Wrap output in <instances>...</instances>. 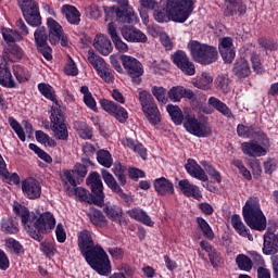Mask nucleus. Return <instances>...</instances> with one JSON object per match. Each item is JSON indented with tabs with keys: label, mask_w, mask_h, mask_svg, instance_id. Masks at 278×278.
<instances>
[{
	"label": "nucleus",
	"mask_w": 278,
	"mask_h": 278,
	"mask_svg": "<svg viewBox=\"0 0 278 278\" xmlns=\"http://www.w3.org/2000/svg\"><path fill=\"white\" fill-rule=\"evenodd\" d=\"M13 211L22 220L25 231L37 242H42V236L51 233L55 229V217L51 212L34 213L29 212L27 207L15 203Z\"/></svg>",
	"instance_id": "1"
},
{
	"label": "nucleus",
	"mask_w": 278,
	"mask_h": 278,
	"mask_svg": "<svg viewBox=\"0 0 278 278\" xmlns=\"http://www.w3.org/2000/svg\"><path fill=\"white\" fill-rule=\"evenodd\" d=\"M78 248L93 270H97L99 275L104 277L111 275L112 263L110 262V256H108V253L101 245H94L90 231L83 230L78 235Z\"/></svg>",
	"instance_id": "2"
},
{
	"label": "nucleus",
	"mask_w": 278,
	"mask_h": 278,
	"mask_svg": "<svg viewBox=\"0 0 278 278\" xmlns=\"http://www.w3.org/2000/svg\"><path fill=\"white\" fill-rule=\"evenodd\" d=\"M194 12V0H167L166 9L154 10L153 16L156 23H186Z\"/></svg>",
	"instance_id": "3"
},
{
	"label": "nucleus",
	"mask_w": 278,
	"mask_h": 278,
	"mask_svg": "<svg viewBox=\"0 0 278 278\" xmlns=\"http://www.w3.org/2000/svg\"><path fill=\"white\" fill-rule=\"evenodd\" d=\"M87 186H90L92 194L81 187L75 188V195L85 201V203H93L98 207H103L105 203V193L103 192V181L99 173L93 172L87 177Z\"/></svg>",
	"instance_id": "4"
},
{
	"label": "nucleus",
	"mask_w": 278,
	"mask_h": 278,
	"mask_svg": "<svg viewBox=\"0 0 278 278\" xmlns=\"http://www.w3.org/2000/svg\"><path fill=\"white\" fill-rule=\"evenodd\" d=\"M243 218L250 229L254 231H266L267 222L260 206V199L253 197L247 200L243 206Z\"/></svg>",
	"instance_id": "5"
},
{
	"label": "nucleus",
	"mask_w": 278,
	"mask_h": 278,
	"mask_svg": "<svg viewBox=\"0 0 278 278\" xmlns=\"http://www.w3.org/2000/svg\"><path fill=\"white\" fill-rule=\"evenodd\" d=\"M188 49L194 62L202 66H210L218 60V49L214 46L193 40L188 43Z\"/></svg>",
	"instance_id": "6"
},
{
	"label": "nucleus",
	"mask_w": 278,
	"mask_h": 278,
	"mask_svg": "<svg viewBox=\"0 0 278 278\" xmlns=\"http://www.w3.org/2000/svg\"><path fill=\"white\" fill-rule=\"evenodd\" d=\"M260 141L252 140L241 143V151L249 157H264L270 151V139L262 132Z\"/></svg>",
	"instance_id": "7"
},
{
	"label": "nucleus",
	"mask_w": 278,
	"mask_h": 278,
	"mask_svg": "<svg viewBox=\"0 0 278 278\" xmlns=\"http://www.w3.org/2000/svg\"><path fill=\"white\" fill-rule=\"evenodd\" d=\"M18 8L30 27H40L42 25V16H40V8L38 2L34 0H18Z\"/></svg>",
	"instance_id": "8"
},
{
	"label": "nucleus",
	"mask_w": 278,
	"mask_h": 278,
	"mask_svg": "<svg viewBox=\"0 0 278 278\" xmlns=\"http://www.w3.org/2000/svg\"><path fill=\"white\" fill-rule=\"evenodd\" d=\"M139 101L142 105V110L144 116L148 118L151 125H157L160 121H162V116L160 115V109H157V104L153 100V96L148 91H141L139 93Z\"/></svg>",
	"instance_id": "9"
},
{
	"label": "nucleus",
	"mask_w": 278,
	"mask_h": 278,
	"mask_svg": "<svg viewBox=\"0 0 278 278\" xmlns=\"http://www.w3.org/2000/svg\"><path fill=\"white\" fill-rule=\"evenodd\" d=\"M105 21H117V23H124L127 25H134L136 23V13L134 9L122 10L121 7H103Z\"/></svg>",
	"instance_id": "10"
},
{
	"label": "nucleus",
	"mask_w": 278,
	"mask_h": 278,
	"mask_svg": "<svg viewBox=\"0 0 278 278\" xmlns=\"http://www.w3.org/2000/svg\"><path fill=\"white\" fill-rule=\"evenodd\" d=\"M184 127L189 134L198 136V138H207L212 135V127L207 122H200L194 115H186Z\"/></svg>",
	"instance_id": "11"
},
{
	"label": "nucleus",
	"mask_w": 278,
	"mask_h": 278,
	"mask_svg": "<svg viewBox=\"0 0 278 278\" xmlns=\"http://www.w3.org/2000/svg\"><path fill=\"white\" fill-rule=\"evenodd\" d=\"M184 127L189 134L198 136V138H207L212 135V127L207 122H200L194 115H186Z\"/></svg>",
	"instance_id": "12"
},
{
	"label": "nucleus",
	"mask_w": 278,
	"mask_h": 278,
	"mask_svg": "<svg viewBox=\"0 0 278 278\" xmlns=\"http://www.w3.org/2000/svg\"><path fill=\"white\" fill-rule=\"evenodd\" d=\"M47 26L49 29V42L51 45H59L61 47H68V36L64 34V28L53 17L47 18Z\"/></svg>",
	"instance_id": "13"
},
{
	"label": "nucleus",
	"mask_w": 278,
	"mask_h": 278,
	"mask_svg": "<svg viewBox=\"0 0 278 278\" xmlns=\"http://www.w3.org/2000/svg\"><path fill=\"white\" fill-rule=\"evenodd\" d=\"M35 43L37 47V51L41 53V55L45 58V60H53V55L51 54L53 50L49 46V35H47V28L45 26L39 27L34 33Z\"/></svg>",
	"instance_id": "14"
},
{
	"label": "nucleus",
	"mask_w": 278,
	"mask_h": 278,
	"mask_svg": "<svg viewBox=\"0 0 278 278\" xmlns=\"http://www.w3.org/2000/svg\"><path fill=\"white\" fill-rule=\"evenodd\" d=\"M218 51L222 55L224 64H231L236 60V47L233 46V38L224 37L219 39Z\"/></svg>",
	"instance_id": "15"
},
{
	"label": "nucleus",
	"mask_w": 278,
	"mask_h": 278,
	"mask_svg": "<svg viewBox=\"0 0 278 278\" xmlns=\"http://www.w3.org/2000/svg\"><path fill=\"white\" fill-rule=\"evenodd\" d=\"M3 53L4 55H0V71H10L8 55H13L16 60L23 59V49L16 42L7 45Z\"/></svg>",
	"instance_id": "16"
},
{
	"label": "nucleus",
	"mask_w": 278,
	"mask_h": 278,
	"mask_svg": "<svg viewBox=\"0 0 278 278\" xmlns=\"http://www.w3.org/2000/svg\"><path fill=\"white\" fill-rule=\"evenodd\" d=\"M22 191L26 199H40V195L42 194V186H40V181L36 178H27L22 181Z\"/></svg>",
	"instance_id": "17"
},
{
	"label": "nucleus",
	"mask_w": 278,
	"mask_h": 278,
	"mask_svg": "<svg viewBox=\"0 0 278 278\" xmlns=\"http://www.w3.org/2000/svg\"><path fill=\"white\" fill-rule=\"evenodd\" d=\"M172 62L181 71H197L194 63L184 50H177L172 54Z\"/></svg>",
	"instance_id": "18"
},
{
	"label": "nucleus",
	"mask_w": 278,
	"mask_h": 278,
	"mask_svg": "<svg viewBox=\"0 0 278 278\" xmlns=\"http://www.w3.org/2000/svg\"><path fill=\"white\" fill-rule=\"evenodd\" d=\"M121 34L126 42H147V35L135 26H122Z\"/></svg>",
	"instance_id": "19"
},
{
	"label": "nucleus",
	"mask_w": 278,
	"mask_h": 278,
	"mask_svg": "<svg viewBox=\"0 0 278 278\" xmlns=\"http://www.w3.org/2000/svg\"><path fill=\"white\" fill-rule=\"evenodd\" d=\"M178 188L185 197H191L192 199H195V201H201V199H203V193H201L199 186L190 182L188 179L179 180Z\"/></svg>",
	"instance_id": "20"
},
{
	"label": "nucleus",
	"mask_w": 278,
	"mask_h": 278,
	"mask_svg": "<svg viewBox=\"0 0 278 278\" xmlns=\"http://www.w3.org/2000/svg\"><path fill=\"white\" fill-rule=\"evenodd\" d=\"M153 186L159 197H170V194H175V185L165 177L154 179Z\"/></svg>",
	"instance_id": "21"
},
{
	"label": "nucleus",
	"mask_w": 278,
	"mask_h": 278,
	"mask_svg": "<svg viewBox=\"0 0 278 278\" xmlns=\"http://www.w3.org/2000/svg\"><path fill=\"white\" fill-rule=\"evenodd\" d=\"M102 179L104 184L112 190V192H115V194H118L121 199H126L127 194L125 191H123V188H121V185H118V181H116V178H114V175L110 173L108 169L101 170Z\"/></svg>",
	"instance_id": "22"
},
{
	"label": "nucleus",
	"mask_w": 278,
	"mask_h": 278,
	"mask_svg": "<svg viewBox=\"0 0 278 278\" xmlns=\"http://www.w3.org/2000/svg\"><path fill=\"white\" fill-rule=\"evenodd\" d=\"M63 16H65L70 25L77 27L81 23V12L72 4H63L61 8Z\"/></svg>",
	"instance_id": "23"
},
{
	"label": "nucleus",
	"mask_w": 278,
	"mask_h": 278,
	"mask_svg": "<svg viewBox=\"0 0 278 278\" xmlns=\"http://www.w3.org/2000/svg\"><path fill=\"white\" fill-rule=\"evenodd\" d=\"M263 253L265 255H275V253H278L277 235L270 230H267L264 235Z\"/></svg>",
	"instance_id": "24"
},
{
	"label": "nucleus",
	"mask_w": 278,
	"mask_h": 278,
	"mask_svg": "<svg viewBox=\"0 0 278 278\" xmlns=\"http://www.w3.org/2000/svg\"><path fill=\"white\" fill-rule=\"evenodd\" d=\"M127 214L129 218L137 220V223H142V225H146L147 227H153L155 225V222L151 219V216L140 207L128 210Z\"/></svg>",
	"instance_id": "25"
},
{
	"label": "nucleus",
	"mask_w": 278,
	"mask_h": 278,
	"mask_svg": "<svg viewBox=\"0 0 278 278\" xmlns=\"http://www.w3.org/2000/svg\"><path fill=\"white\" fill-rule=\"evenodd\" d=\"M185 168L191 177H194V179L207 181V174H205V170L202 169L201 165H199L194 159H189Z\"/></svg>",
	"instance_id": "26"
},
{
	"label": "nucleus",
	"mask_w": 278,
	"mask_h": 278,
	"mask_svg": "<svg viewBox=\"0 0 278 278\" xmlns=\"http://www.w3.org/2000/svg\"><path fill=\"white\" fill-rule=\"evenodd\" d=\"M93 47L101 55H110L112 53V41L104 35H97L93 41Z\"/></svg>",
	"instance_id": "27"
},
{
	"label": "nucleus",
	"mask_w": 278,
	"mask_h": 278,
	"mask_svg": "<svg viewBox=\"0 0 278 278\" xmlns=\"http://www.w3.org/2000/svg\"><path fill=\"white\" fill-rule=\"evenodd\" d=\"M231 225L237 233H239V236H242V238H248L250 242H253V235H251L249 228H247V226L242 222V218L239 215H232Z\"/></svg>",
	"instance_id": "28"
},
{
	"label": "nucleus",
	"mask_w": 278,
	"mask_h": 278,
	"mask_svg": "<svg viewBox=\"0 0 278 278\" xmlns=\"http://www.w3.org/2000/svg\"><path fill=\"white\" fill-rule=\"evenodd\" d=\"M124 147H128L134 153H138L142 160H147V148L142 146V143L131 139V138H126L123 140Z\"/></svg>",
	"instance_id": "29"
},
{
	"label": "nucleus",
	"mask_w": 278,
	"mask_h": 278,
	"mask_svg": "<svg viewBox=\"0 0 278 278\" xmlns=\"http://www.w3.org/2000/svg\"><path fill=\"white\" fill-rule=\"evenodd\" d=\"M208 105H211L212 108L217 110V112L223 114V116H226V118H231L233 116L229 106H227V104H225V102L220 101L219 99H217L215 97H211L208 99Z\"/></svg>",
	"instance_id": "30"
},
{
	"label": "nucleus",
	"mask_w": 278,
	"mask_h": 278,
	"mask_svg": "<svg viewBox=\"0 0 278 278\" xmlns=\"http://www.w3.org/2000/svg\"><path fill=\"white\" fill-rule=\"evenodd\" d=\"M122 64L125 71H143L142 63L131 55H122Z\"/></svg>",
	"instance_id": "31"
},
{
	"label": "nucleus",
	"mask_w": 278,
	"mask_h": 278,
	"mask_svg": "<svg viewBox=\"0 0 278 278\" xmlns=\"http://www.w3.org/2000/svg\"><path fill=\"white\" fill-rule=\"evenodd\" d=\"M88 62L94 71H108V63H105V60L90 50L88 52Z\"/></svg>",
	"instance_id": "32"
},
{
	"label": "nucleus",
	"mask_w": 278,
	"mask_h": 278,
	"mask_svg": "<svg viewBox=\"0 0 278 278\" xmlns=\"http://www.w3.org/2000/svg\"><path fill=\"white\" fill-rule=\"evenodd\" d=\"M50 127H58L64 125V113L60 106H52L50 111Z\"/></svg>",
	"instance_id": "33"
},
{
	"label": "nucleus",
	"mask_w": 278,
	"mask_h": 278,
	"mask_svg": "<svg viewBox=\"0 0 278 278\" xmlns=\"http://www.w3.org/2000/svg\"><path fill=\"white\" fill-rule=\"evenodd\" d=\"M166 111L175 125H181L185 122L186 117H184V112L179 106L169 104L166 106Z\"/></svg>",
	"instance_id": "34"
},
{
	"label": "nucleus",
	"mask_w": 278,
	"mask_h": 278,
	"mask_svg": "<svg viewBox=\"0 0 278 278\" xmlns=\"http://www.w3.org/2000/svg\"><path fill=\"white\" fill-rule=\"evenodd\" d=\"M80 92L84 94L83 101L85 105H87L89 110H92V112H97V100L92 97V92H90L88 86L80 87Z\"/></svg>",
	"instance_id": "35"
},
{
	"label": "nucleus",
	"mask_w": 278,
	"mask_h": 278,
	"mask_svg": "<svg viewBox=\"0 0 278 278\" xmlns=\"http://www.w3.org/2000/svg\"><path fill=\"white\" fill-rule=\"evenodd\" d=\"M237 134L239 138H255V136H262L260 131L255 130V126H244L243 124L237 126Z\"/></svg>",
	"instance_id": "36"
},
{
	"label": "nucleus",
	"mask_w": 278,
	"mask_h": 278,
	"mask_svg": "<svg viewBox=\"0 0 278 278\" xmlns=\"http://www.w3.org/2000/svg\"><path fill=\"white\" fill-rule=\"evenodd\" d=\"M38 90L42 97L48 99L49 101H52V103H58V98L55 96V90L51 85L46 84V83H40L38 85Z\"/></svg>",
	"instance_id": "37"
},
{
	"label": "nucleus",
	"mask_w": 278,
	"mask_h": 278,
	"mask_svg": "<svg viewBox=\"0 0 278 278\" xmlns=\"http://www.w3.org/2000/svg\"><path fill=\"white\" fill-rule=\"evenodd\" d=\"M98 164L104 166V168H112L114 164V159H112V154L108 150H100L97 152Z\"/></svg>",
	"instance_id": "38"
},
{
	"label": "nucleus",
	"mask_w": 278,
	"mask_h": 278,
	"mask_svg": "<svg viewBox=\"0 0 278 278\" xmlns=\"http://www.w3.org/2000/svg\"><path fill=\"white\" fill-rule=\"evenodd\" d=\"M214 81V78L210 76L207 72H203L202 76L200 78L193 79L192 84L195 88H199L200 90H208L210 84Z\"/></svg>",
	"instance_id": "39"
},
{
	"label": "nucleus",
	"mask_w": 278,
	"mask_h": 278,
	"mask_svg": "<svg viewBox=\"0 0 278 278\" xmlns=\"http://www.w3.org/2000/svg\"><path fill=\"white\" fill-rule=\"evenodd\" d=\"M236 264L239 270H244L245 273H250L253 269V261L247 254L237 255Z\"/></svg>",
	"instance_id": "40"
},
{
	"label": "nucleus",
	"mask_w": 278,
	"mask_h": 278,
	"mask_svg": "<svg viewBox=\"0 0 278 278\" xmlns=\"http://www.w3.org/2000/svg\"><path fill=\"white\" fill-rule=\"evenodd\" d=\"M197 223H198V227H199V229H201L204 238H206L207 240H214V238H215L214 230H212V227L210 226L207 220H205L203 217H198Z\"/></svg>",
	"instance_id": "41"
},
{
	"label": "nucleus",
	"mask_w": 278,
	"mask_h": 278,
	"mask_svg": "<svg viewBox=\"0 0 278 278\" xmlns=\"http://www.w3.org/2000/svg\"><path fill=\"white\" fill-rule=\"evenodd\" d=\"M103 212L106 214L108 218L114 223H121V219L123 218V210L118 206H105Z\"/></svg>",
	"instance_id": "42"
},
{
	"label": "nucleus",
	"mask_w": 278,
	"mask_h": 278,
	"mask_svg": "<svg viewBox=\"0 0 278 278\" xmlns=\"http://www.w3.org/2000/svg\"><path fill=\"white\" fill-rule=\"evenodd\" d=\"M35 136H36L37 142L45 144V147H52V148L58 147V143L55 142V140L49 137V135H47V132L42 130H37L35 132Z\"/></svg>",
	"instance_id": "43"
},
{
	"label": "nucleus",
	"mask_w": 278,
	"mask_h": 278,
	"mask_svg": "<svg viewBox=\"0 0 278 278\" xmlns=\"http://www.w3.org/2000/svg\"><path fill=\"white\" fill-rule=\"evenodd\" d=\"M89 218L96 227H103V225L108 223V219H105V216L99 210H92L89 214Z\"/></svg>",
	"instance_id": "44"
},
{
	"label": "nucleus",
	"mask_w": 278,
	"mask_h": 278,
	"mask_svg": "<svg viewBox=\"0 0 278 278\" xmlns=\"http://www.w3.org/2000/svg\"><path fill=\"white\" fill-rule=\"evenodd\" d=\"M0 85L3 86V88H16V83H14L10 71H0Z\"/></svg>",
	"instance_id": "45"
},
{
	"label": "nucleus",
	"mask_w": 278,
	"mask_h": 278,
	"mask_svg": "<svg viewBox=\"0 0 278 278\" xmlns=\"http://www.w3.org/2000/svg\"><path fill=\"white\" fill-rule=\"evenodd\" d=\"M75 129L83 140H90L92 138V129L86 123L76 124Z\"/></svg>",
	"instance_id": "46"
},
{
	"label": "nucleus",
	"mask_w": 278,
	"mask_h": 278,
	"mask_svg": "<svg viewBox=\"0 0 278 278\" xmlns=\"http://www.w3.org/2000/svg\"><path fill=\"white\" fill-rule=\"evenodd\" d=\"M51 129L56 140H68V128L66 127V124L54 126Z\"/></svg>",
	"instance_id": "47"
},
{
	"label": "nucleus",
	"mask_w": 278,
	"mask_h": 278,
	"mask_svg": "<svg viewBox=\"0 0 278 278\" xmlns=\"http://www.w3.org/2000/svg\"><path fill=\"white\" fill-rule=\"evenodd\" d=\"M5 247L11 253H15V255H21V253H23V244L14 238L5 239Z\"/></svg>",
	"instance_id": "48"
},
{
	"label": "nucleus",
	"mask_w": 278,
	"mask_h": 278,
	"mask_svg": "<svg viewBox=\"0 0 278 278\" xmlns=\"http://www.w3.org/2000/svg\"><path fill=\"white\" fill-rule=\"evenodd\" d=\"M9 125L15 131L20 140H22V142H25L26 140L25 130H23V126H21L18 121H16L14 117H9Z\"/></svg>",
	"instance_id": "49"
},
{
	"label": "nucleus",
	"mask_w": 278,
	"mask_h": 278,
	"mask_svg": "<svg viewBox=\"0 0 278 278\" xmlns=\"http://www.w3.org/2000/svg\"><path fill=\"white\" fill-rule=\"evenodd\" d=\"M56 251L58 249L55 248V243L53 242L43 241L40 243V252L45 253L47 257H53Z\"/></svg>",
	"instance_id": "50"
},
{
	"label": "nucleus",
	"mask_w": 278,
	"mask_h": 278,
	"mask_svg": "<svg viewBox=\"0 0 278 278\" xmlns=\"http://www.w3.org/2000/svg\"><path fill=\"white\" fill-rule=\"evenodd\" d=\"M184 92H185L184 87L181 86L173 87L168 91V97L170 101L178 102V101H181V99H184Z\"/></svg>",
	"instance_id": "51"
},
{
	"label": "nucleus",
	"mask_w": 278,
	"mask_h": 278,
	"mask_svg": "<svg viewBox=\"0 0 278 278\" xmlns=\"http://www.w3.org/2000/svg\"><path fill=\"white\" fill-rule=\"evenodd\" d=\"M1 229L5 233H18V224H14L11 218H8L2 222Z\"/></svg>",
	"instance_id": "52"
},
{
	"label": "nucleus",
	"mask_w": 278,
	"mask_h": 278,
	"mask_svg": "<svg viewBox=\"0 0 278 278\" xmlns=\"http://www.w3.org/2000/svg\"><path fill=\"white\" fill-rule=\"evenodd\" d=\"M100 105L102 108V110H104V112H108V114L113 115L114 112H116V110H118V104H116V102L108 100V99H103L100 102Z\"/></svg>",
	"instance_id": "53"
},
{
	"label": "nucleus",
	"mask_w": 278,
	"mask_h": 278,
	"mask_svg": "<svg viewBox=\"0 0 278 278\" xmlns=\"http://www.w3.org/2000/svg\"><path fill=\"white\" fill-rule=\"evenodd\" d=\"M225 3H229L231 8H238V15L244 16L247 14V4L242 0H224Z\"/></svg>",
	"instance_id": "54"
},
{
	"label": "nucleus",
	"mask_w": 278,
	"mask_h": 278,
	"mask_svg": "<svg viewBox=\"0 0 278 278\" xmlns=\"http://www.w3.org/2000/svg\"><path fill=\"white\" fill-rule=\"evenodd\" d=\"M232 165L239 169L244 179H247L248 181H251L253 179V176H251V172L244 166V163H242V161L235 160L232 162Z\"/></svg>",
	"instance_id": "55"
},
{
	"label": "nucleus",
	"mask_w": 278,
	"mask_h": 278,
	"mask_svg": "<svg viewBox=\"0 0 278 278\" xmlns=\"http://www.w3.org/2000/svg\"><path fill=\"white\" fill-rule=\"evenodd\" d=\"M0 177H2L5 184H10V186H18V184H21V177H18V174H10L8 169L7 174H0Z\"/></svg>",
	"instance_id": "56"
},
{
	"label": "nucleus",
	"mask_w": 278,
	"mask_h": 278,
	"mask_svg": "<svg viewBox=\"0 0 278 278\" xmlns=\"http://www.w3.org/2000/svg\"><path fill=\"white\" fill-rule=\"evenodd\" d=\"M118 123H127V118H129V113H127V110L123 106H117L116 111L112 114Z\"/></svg>",
	"instance_id": "57"
},
{
	"label": "nucleus",
	"mask_w": 278,
	"mask_h": 278,
	"mask_svg": "<svg viewBox=\"0 0 278 278\" xmlns=\"http://www.w3.org/2000/svg\"><path fill=\"white\" fill-rule=\"evenodd\" d=\"M258 45L265 51H277V43L275 41L267 39V38H260Z\"/></svg>",
	"instance_id": "58"
},
{
	"label": "nucleus",
	"mask_w": 278,
	"mask_h": 278,
	"mask_svg": "<svg viewBox=\"0 0 278 278\" xmlns=\"http://www.w3.org/2000/svg\"><path fill=\"white\" fill-rule=\"evenodd\" d=\"M233 71H251L249 61L245 58H238L233 64Z\"/></svg>",
	"instance_id": "59"
},
{
	"label": "nucleus",
	"mask_w": 278,
	"mask_h": 278,
	"mask_svg": "<svg viewBox=\"0 0 278 278\" xmlns=\"http://www.w3.org/2000/svg\"><path fill=\"white\" fill-rule=\"evenodd\" d=\"M152 94L160 103H166V89L163 87H153Z\"/></svg>",
	"instance_id": "60"
},
{
	"label": "nucleus",
	"mask_w": 278,
	"mask_h": 278,
	"mask_svg": "<svg viewBox=\"0 0 278 278\" xmlns=\"http://www.w3.org/2000/svg\"><path fill=\"white\" fill-rule=\"evenodd\" d=\"M168 66H170V64L168 63V61L164 60H154L150 62V68H154V71H168Z\"/></svg>",
	"instance_id": "61"
},
{
	"label": "nucleus",
	"mask_w": 278,
	"mask_h": 278,
	"mask_svg": "<svg viewBox=\"0 0 278 278\" xmlns=\"http://www.w3.org/2000/svg\"><path fill=\"white\" fill-rule=\"evenodd\" d=\"M251 63L253 71H262L264 68V64L262 63V58L256 52L251 54Z\"/></svg>",
	"instance_id": "62"
},
{
	"label": "nucleus",
	"mask_w": 278,
	"mask_h": 278,
	"mask_svg": "<svg viewBox=\"0 0 278 278\" xmlns=\"http://www.w3.org/2000/svg\"><path fill=\"white\" fill-rule=\"evenodd\" d=\"M264 170L267 175H273V173H275V170H277V160L267 159L264 162Z\"/></svg>",
	"instance_id": "63"
},
{
	"label": "nucleus",
	"mask_w": 278,
	"mask_h": 278,
	"mask_svg": "<svg viewBox=\"0 0 278 278\" xmlns=\"http://www.w3.org/2000/svg\"><path fill=\"white\" fill-rule=\"evenodd\" d=\"M56 240L60 243L66 242V230L64 229V225L58 224L55 229Z\"/></svg>",
	"instance_id": "64"
}]
</instances>
